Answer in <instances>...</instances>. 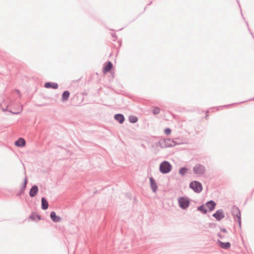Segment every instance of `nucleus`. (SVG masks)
<instances>
[{
  "label": "nucleus",
  "mask_w": 254,
  "mask_h": 254,
  "mask_svg": "<svg viewBox=\"0 0 254 254\" xmlns=\"http://www.w3.org/2000/svg\"><path fill=\"white\" fill-rule=\"evenodd\" d=\"M171 164L167 161H163L160 165L159 170L162 174H167L172 170Z\"/></svg>",
  "instance_id": "1"
},
{
  "label": "nucleus",
  "mask_w": 254,
  "mask_h": 254,
  "mask_svg": "<svg viewBox=\"0 0 254 254\" xmlns=\"http://www.w3.org/2000/svg\"><path fill=\"white\" fill-rule=\"evenodd\" d=\"M179 206L183 210L187 209L190 204V201L189 198L187 197H180L178 199Z\"/></svg>",
  "instance_id": "2"
},
{
  "label": "nucleus",
  "mask_w": 254,
  "mask_h": 254,
  "mask_svg": "<svg viewBox=\"0 0 254 254\" xmlns=\"http://www.w3.org/2000/svg\"><path fill=\"white\" fill-rule=\"evenodd\" d=\"M194 174L199 176H203L206 172L205 167L200 164H197L193 167Z\"/></svg>",
  "instance_id": "3"
},
{
  "label": "nucleus",
  "mask_w": 254,
  "mask_h": 254,
  "mask_svg": "<svg viewBox=\"0 0 254 254\" xmlns=\"http://www.w3.org/2000/svg\"><path fill=\"white\" fill-rule=\"evenodd\" d=\"M190 187L195 192L199 193L202 190V186L201 184L196 181L191 182L190 184Z\"/></svg>",
  "instance_id": "4"
},
{
  "label": "nucleus",
  "mask_w": 254,
  "mask_h": 254,
  "mask_svg": "<svg viewBox=\"0 0 254 254\" xmlns=\"http://www.w3.org/2000/svg\"><path fill=\"white\" fill-rule=\"evenodd\" d=\"M232 213L234 217L237 219L240 227L241 225V212L238 207L234 206L232 208Z\"/></svg>",
  "instance_id": "5"
},
{
  "label": "nucleus",
  "mask_w": 254,
  "mask_h": 254,
  "mask_svg": "<svg viewBox=\"0 0 254 254\" xmlns=\"http://www.w3.org/2000/svg\"><path fill=\"white\" fill-rule=\"evenodd\" d=\"M212 216L217 220L220 221L225 217L224 211L222 209H219L216 211Z\"/></svg>",
  "instance_id": "6"
},
{
  "label": "nucleus",
  "mask_w": 254,
  "mask_h": 254,
  "mask_svg": "<svg viewBox=\"0 0 254 254\" xmlns=\"http://www.w3.org/2000/svg\"><path fill=\"white\" fill-rule=\"evenodd\" d=\"M149 180L150 183V187L152 189V190L153 192H156L158 189V186L155 180L152 177H150L149 178Z\"/></svg>",
  "instance_id": "7"
},
{
  "label": "nucleus",
  "mask_w": 254,
  "mask_h": 254,
  "mask_svg": "<svg viewBox=\"0 0 254 254\" xmlns=\"http://www.w3.org/2000/svg\"><path fill=\"white\" fill-rule=\"evenodd\" d=\"M39 189L37 186L34 185L30 190L29 195L31 197H34L38 193Z\"/></svg>",
  "instance_id": "8"
},
{
  "label": "nucleus",
  "mask_w": 254,
  "mask_h": 254,
  "mask_svg": "<svg viewBox=\"0 0 254 254\" xmlns=\"http://www.w3.org/2000/svg\"><path fill=\"white\" fill-rule=\"evenodd\" d=\"M217 243L220 247L225 250H228L231 247V244L229 242H222L220 240H218Z\"/></svg>",
  "instance_id": "9"
},
{
  "label": "nucleus",
  "mask_w": 254,
  "mask_h": 254,
  "mask_svg": "<svg viewBox=\"0 0 254 254\" xmlns=\"http://www.w3.org/2000/svg\"><path fill=\"white\" fill-rule=\"evenodd\" d=\"M50 217L52 221L54 222H59L62 220L60 216H57L56 212L54 211L51 212Z\"/></svg>",
  "instance_id": "10"
},
{
  "label": "nucleus",
  "mask_w": 254,
  "mask_h": 254,
  "mask_svg": "<svg viewBox=\"0 0 254 254\" xmlns=\"http://www.w3.org/2000/svg\"><path fill=\"white\" fill-rule=\"evenodd\" d=\"M45 87L47 88L57 89L58 88V84L55 82H46L44 85Z\"/></svg>",
  "instance_id": "11"
},
{
  "label": "nucleus",
  "mask_w": 254,
  "mask_h": 254,
  "mask_svg": "<svg viewBox=\"0 0 254 254\" xmlns=\"http://www.w3.org/2000/svg\"><path fill=\"white\" fill-rule=\"evenodd\" d=\"M165 146L167 147L174 146L176 145L175 142L171 139H165L164 140Z\"/></svg>",
  "instance_id": "12"
},
{
  "label": "nucleus",
  "mask_w": 254,
  "mask_h": 254,
  "mask_svg": "<svg viewBox=\"0 0 254 254\" xmlns=\"http://www.w3.org/2000/svg\"><path fill=\"white\" fill-rule=\"evenodd\" d=\"M115 119L118 121L120 124L124 123L125 121V117L123 114H117L114 116Z\"/></svg>",
  "instance_id": "13"
},
{
  "label": "nucleus",
  "mask_w": 254,
  "mask_h": 254,
  "mask_svg": "<svg viewBox=\"0 0 254 254\" xmlns=\"http://www.w3.org/2000/svg\"><path fill=\"white\" fill-rule=\"evenodd\" d=\"M25 144V140L23 138H19L15 142V145L18 147H23Z\"/></svg>",
  "instance_id": "14"
},
{
  "label": "nucleus",
  "mask_w": 254,
  "mask_h": 254,
  "mask_svg": "<svg viewBox=\"0 0 254 254\" xmlns=\"http://www.w3.org/2000/svg\"><path fill=\"white\" fill-rule=\"evenodd\" d=\"M216 204V203L213 200H209L206 203V205L209 208L210 211L214 209Z\"/></svg>",
  "instance_id": "15"
},
{
  "label": "nucleus",
  "mask_w": 254,
  "mask_h": 254,
  "mask_svg": "<svg viewBox=\"0 0 254 254\" xmlns=\"http://www.w3.org/2000/svg\"><path fill=\"white\" fill-rule=\"evenodd\" d=\"M112 67H113L112 63L111 62L109 61L108 62H107V64L105 66H104V69H103V72L104 73L108 72L111 70V69L112 68Z\"/></svg>",
  "instance_id": "16"
},
{
  "label": "nucleus",
  "mask_w": 254,
  "mask_h": 254,
  "mask_svg": "<svg viewBox=\"0 0 254 254\" xmlns=\"http://www.w3.org/2000/svg\"><path fill=\"white\" fill-rule=\"evenodd\" d=\"M42 201V208L43 210H46L48 209L49 204L47 200L45 197H42L41 199Z\"/></svg>",
  "instance_id": "17"
},
{
  "label": "nucleus",
  "mask_w": 254,
  "mask_h": 254,
  "mask_svg": "<svg viewBox=\"0 0 254 254\" xmlns=\"http://www.w3.org/2000/svg\"><path fill=\"white\" fill-rule=\"evenodd\" d=\"M69 95H70V93L68 91H67V90L64 91L62 94V101H67L69 98Z\"/></svg>",
  "instance_id": "18"
},
{
  "label": "nucleus",
  "mask_w": 254,
  "mask_h": 254,
  "mask_svg": "<svg viewBox=\"0 0 254 254\" xmlns=\"http://www.w3.org/2000/svg\"><path fill=\"white\" fill-rule=\"evenodd\" d=\"M29 218L32 220H36V218H37V220H40L41 219V216L35 213H32L29 217Z\"/></svg>",
  "instance_id": "19"
},
{
  "label": "nucleus",
  "mask_w": 254,
  "mask_h": 254,
  "mask_svg": "<svg viewBox=\"0 0 254 254\" xmlns=\"http://www.w3.org/2000/svg\"><path fill=\"white\" fill-rule=\"evenodd\" d=\"M197 209V210L201 211L203 214H206L207 212V209L204 208L203 205L198 206Z\"/></svg>",
  "instance_id": "20"
},
{
  "label": "nucleus",
  "mask_w": 254,
  "mask_h": 254,
  "mask_svg": "<svg viewBox=\"0 0 254 254\" xmlns=\"http://www.w3.org/2000/svg\"><path fill=\"white\" fill-rule=\"evenodd\" d=\"M129 121L131 123H135L137 122L138 119L134 116H130L128 118Z\"/></svg>",
  "instance_id": "21"
},
{
  "label": "nucleus",
  "mask_w": 254,
  "mask_h": 254,
  "mask_svg": "<svg viewBox=\"0 0 254 254\" xmlns=\"http://www.w3.org/2000/svg\"><path fill=\"white\" fill-rule=\"evenodd\" d=\"M27 184V178L25 177V179H24V183H23V184L22 185L21 188V190H20V192L21 193H23V192L24 190L26 188Z\"/></svg>",
  "instance_id": "22"
},
{
  "label": "nucleus",
  "mask_w": 254,
  "mask_h": 254,
  "mask_svg": "<svg viewBox=\"0 0 254 254\" xmlns=\"http://www.w3.org/2000/svg\"><path fill=\"white\" fill-rule=\"evenodd\" d=\"M188 171V169L186 167H182L179 170V174L182 176L185 175Z\"/></svg>",
  "instance_id": "23"
},
{
  "label": "nucleus",
  "mask_w": 254,
  "mask_h": 254,
  "mask_svg": "<svg viewBox=\"0 0 254 254\" xmlns=\"http://www.w3.org/2000/svg\"><path fill=\"white\" fill-rule=\"evenodd\" d=\"M153 113L155 115H157L160 113V109L158 107H155L153 109Z\"/></svg>",
  "instance_id": "24"
},
{
  "label": "nucleus",
  "mask_w": 254,
  "mask_h": 254,
  "mask_svg": "<svg viewBox=\"0 0 254 254\" xmlns=\"http://www.w3.org/2000/svg\"><path fill=\"white\" fill-rule=\"evenodd\" d=\"M164 132L167 135H169L171 133V130L170 128H166L164 130Z\"/></svg>",
  "instance_id": "25"
},
{
  "label": "nucleus",
  "mask_w": 254,
  "mask_h": 254,
  "mask_svg": "<svg viewBox=\"0 0 254 254\" xmlns=\"http://www.w3.org/2000/svg\"><path fill=\"white\" fill-rule=\"evenodd\" d=\"M22 111V107H21L19 109V111H17V112H11L12 114H19L20 113H21V112Z\"/></svg>",
  "instance_id": "26"
},
{
  "label": "nucleus",
  "mask_w": 254,
  "mask_h": 254,
  "mask_svg": "<svg viewBox=\"0 0 254 254\" xmlns=\"http://www.w3.org/2000/svg\"><path fill=\"white\" fill-rule=\"evenodd\" d=\"M208 116V111H206L205 113V118H207V117Z\"/></svg>",
  "instance_id": "27"
},
{
  "label": "nucleus",
  "mask_w": 254,
  "mask_h": 254,
  "mask_svg": "<svg viewBox=\"0 0 254 254\" xmlns=\"http://www.w3.org/2000/svg\"><path fill=\"white\" fill-rule=\"evenodd\" d=\"M221 230H222V231H223L225 233H226L227 232V231L225 229H222Z\"/></svg>",
  "instance_id": "28"
},
{
  "label": "nucleus",
  "mask_w": 254,
  "mask_h": 254,
  "mask_svg": "<svg viewBox=\"0 0 254 254\" xmlns=\"http://www.w3.org/2000/svg\"><path fill=\"white\" fill-rule=\"evenodd\" d=\"M16 92L18 94H20V92L19 90H16Z\"/></svg>",
  "instance_id": "29"
},
{
  "label": "nucleus",
  "mask_w": 254,
  "mask_h": 254,
  "mask_svg": "<svg viewBox=\"0 0 254 254\" xmlns=\"http://www.w3.org/2000/svg\"><path fill=\"white\" fill-rule=\"evenodd\" d=\"M113 37H115V34H112Z\"/></svg>",
  "instance_id": "30"
}]
</instances>
